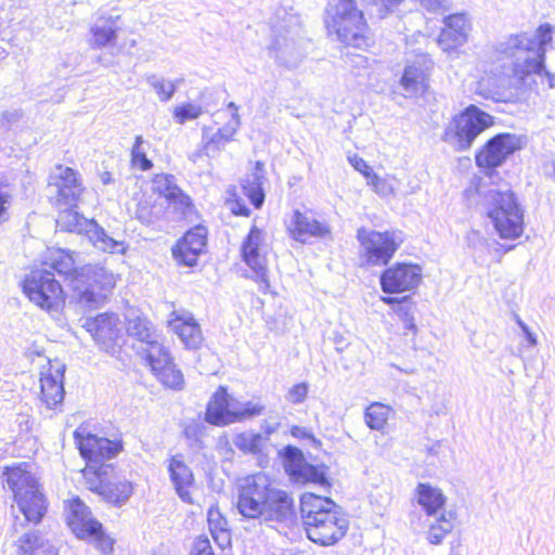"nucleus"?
Instances as JSON below:
<instances>
[{"mask_svg":"<svg viewBox=\"0 0 555 555\" xmlns=\"http://www.w3.org/2000/svg\"><path fill=\"white\" fill-rule=\"evenodd\" d=\"M74 438L81 456L86 460L82 474L88 489L109 503H126L132 494V485L117 477L115 467L106 463L120 453L121 441L99 437L81 428L75 430Z\"/></svg>","mask_w":555,"mask_h":555,"instance_id":"1","label":"nucleus"},{"mask_svg":"<svg viewBox=\"0 0 555 555\" xmlns=\"http://www.w3.org/2000/svg\"><path fill=\"white\" fill-rule=\"evenodd\" d=\"M553 27L545 23L534 34L509 35L493 46L492 57L507 76L525 81L529 75H553L545 69L546 47L553 40Z\"/></svg>","mask_w":555,"mask_h":555,"instance_id":"2","label":"nucleus"},{"mask_svg":"<svg viewBox=\"0 0 555 555\" xmlns=\"http://www.w3.org/2000/svg\"><path fill=\"white\" fill-rule=\"evenodd\" d=\"M300 513L308 539L322 546L336 544L349 528L340 507L328 498L304 493L300 496Z\"/></svg>","mask_w":555,"mask_h":555,"instance_id":"3","label":"nucleus"},{"mask_svg":"<svg viewBox=\"0 0 555 555\" xmlns=\"http://www.w3.org/2000/svg\"><path fill=\"white\" fill-rule=\"evenodd\" d=\"M4 481L13 492L14 501L24 519L14 521V530L25 524L37 525L46 515L48 504L36 475L31 472V465L26 462L7 466L3 470Z\"/></svg>","mask_w":555,"mask_h":555,"instance_id":"4","label":"nucleus"},{"mask_svg":"<svg viewBox=\"0 0 555 555\" xmlns=\"http://www.w3.org/2000/svg\"><path fill=\"white\" fill-rule=\"evenodd\" d=\"M325 24L330 33L347 46L364 49L371 44L363 12L354 0H333L327 4Z\"/></svg>","mask_w":555,"mask_h":555,"instance_id":"5","label":"nucleus"},{"mask_svg":"<svg viewBox=\"0 0 555 555\" xmlns=\"http://www.w3.org/2000/svg\"><path fill=\"white\" fill-rule=\"evenodd\" d=\"M487 215L503 240H516L524 232V209L508 189H491L486 195Z\"/></svg>","mask_w":555,"mask_h":555,"instance_id":"6","label":"nucleus"},{"mask_svg":"<svg viewBox=\"0 0 555 555\" xmlns=\"http://www.w3.org/2000/svg\"><path fill=\"white\" fill-rule=\"evenodd\" d=\"M492 124L493 117L490 114L472 104L450 120L443 131L442 140L456 151H466Z\"/></svg>","mask_w":555,"mask_h":555,"instance_id":"7","label":"nucleus"},{"mask_svg":"<svg viewBox=\"0 0 555 555\" xmlns=\"http://www.w3.org/2000/svg\"><path fill=\"white\" fill-rule=\"evenodd\" d=\"M75 282L73 299L83 309H96L116 285L112 272L99 266L80 268V278Z\"/></svg>","mask_w":555,"mask_h":555,"instance_id":"8","label":"nucleus"},{"mask_svg":"<svg viewBox=\"0 0 555 555\" xmlns=\"http://www.w3.org/2000/svg\"><path fill=\"white\" fill-rule=\"evenodd\" d=\"M360 243V261L362 267H382L388 264L400 247L402 240L395 232H379L360 228L357 231Z\"/></svg>","mask_w":555,"mask_h":555,"instance_id":"9","label":"nucleus"},{"mask_svg":"<svg viewBox=\"0 0 555 555\" xmlns=\"http://www.w3.org/2000/svg\"><path fill=\"white\" fill-rule=\"evenodd\" d=\"M23 291L30 301L47 311H57L64 302L61 282L47 268L31 270L23 281Z\"/></svg>","mask_w":555,"mask_h":555,"instance_id":"10","label":"nucleus"},{"mask_svg":"<svg viewBox=\"0 0 555 555\" xmlns=\"http://www.w3.org/2000/svg\"><path fill=\"white\" fill-rule=\"evenodd\" d=\"M56 225L62 231L85 233L92 244L103 251L112 254L126 251L122 241L111 237L93 219H87L72 208L60 211Z\"/></svg>","mask_w":555,"mask_h":555,"instance_id":"11","label":"nucleus"},{"mask_svg":"<svg viewBox=\"0 0 555 555\" xmlns=\"http://www.w3.org/2000/svg\"><path fill=\"white\" fill-rule=\"evenodd\" d=\"M269 480L267 475L258 473L238 485L236 508L244 518L261 520Z\"/></svg>","mask_w":555,"mask_h":555,"instance_id":"12","label":"nucleus"},{"mask_svg":"<svg viewBox=\"0 0 555 555\" xmlns=\"http://www.w3.org/2000/svg\"><path fill=\"white\" fill-rule=\"evenodd\" d=\"M284 468L291 479L296 483H313L323 488L330 487L326 473L323 468L308 463L300 449L287 446L280 452Z\"/></svg>","mask_w":555,"mask_h":555,"instance_id":"13","label":"nucleus"},{"mask_svg":"<svg viewBox=\"0 0 555 555\" xmlns=\"http://www.w3.org/2000/svg\"><path fill=\"white\" fill-rule=\"evenodd\" d=\"M266 496L260 522L279 524L285 527H291L296 522L295 501L287 491L275 487L269 480Z\"/></svg>","mask_w":555,"mask_h":555,"instance_id":"14","label":"nucleus"},{"mask_svg":"<svg viewBox=\"0 0 555 555\" xmlns=\"http://www.w3.org/2000/svg\"><path fill=\"white\" fill-rule=\"evenodd\" d=\"M520 149V137L513 133H499L476 154V165L492 172L493 169L502 166L509 155Z\"/></svg>","mask_w":555,"mask_h":555,"instance_id":"15","label":"nucleus"},{"mask_svg":"<svg viewBox=\"0 0 555 555\" xmlns=\"http://www.w3.org/2000/svg\"><path fill=\"white\" fill-rule=\"evenodd\" d=\"M83 327L106 352H113L121 338V322L114 313H101L93 319H87Z\"/></svg>","mask_w":555,"mask_h":555,"instance_id":"16","label":"nucleus"},{"mask_svg":"<svg viewBox=\"0 0 555 555\" xmlns=\"http://www.w3.org/2000/svg\"><path fill=\"white\" fill-rule=\"evenodd\" d=\"M263 241V233L256 225H253L243 241L241 254L244 262L255 273V279L259 282V289L263 293L270 286L266 258L260 255V245Z\"/></svg>","mask_w":555,"mask_h":555,"instance_id":"17","label":"nucleus"},{"mask_svg":"<svg viewBox=\"0 0 555 555\" xmlns=\"http://www.w3.org/2000/svg\"><path fill=\"white\" fill-rule=\"evenodd\" d=\"M422 280V268L412 263H397L380 275L384 293L395 294L416 288Z\"/></svg>","mask_w":555,"mask_h":555,"instance_id":"18","label":"nucleus"},{"mask_svg":"<svg viewBox=\"0 0 555 555\" xmlns=\"http://www.w3.org/2000/svg\"><path fill=\"white\" fill-rule=\"evenodd\" d=\"M207 241V230L203 225H196L189 230L184 236L172 248L175 260L188 267L197 262L198 256L203 253Z\"/></svg>","mask_w":555,"mask_h":555,"instance_id":"19","label":"nucleus"},{"mask_svg":"<svg viewBox=\"0 0 555 555\" xmlns=\"http://www.w3.org/2000/svg\"><path fill=\"white\" fill-rule=\"evenodd\" d=\"M74 254L65 249L51 250L47 259L42 262V268H47L57 274L66 282L75 295V282L80 278V268L74 259Z\"/></svg>","mask_w":555,"mask_h":555,"instance_id":"20","label":"nucleus"},{"mask_svg":"<svg viewBox=\"0 0 555 555\" xmlns=\"http://www.w3.org/2000/svg\"><path fill=\"white\" fill-rule=\"evenodd\" d=\"M430 66V60L422 56L404 67L400 86L405 96H414L425 92L428 87Z\"/></svg>","mask_w":555,"mask_h":555,"instance_id":"21","label":"nucleus"},{"mask_svg":"<svg viewBox=\"0 0 555 555\" xmlns=\"http://www.w3.org/2000/svg\"><path fill=\"white\" fill-rule=\"evenodd\" d=\"M52 370L53 366L47 372H42L40 377V399L49 410L61 405L65 395L63 385L65 365H57L54 371Z\"/></svg>","mask_w":555,"mask_h":555,"instance_id":"22","label":"nucleus"},{"mask_svg":"<svg viewBox=\"0 0 555 555\" xmlns=\"http://www.w3.org/2000/svg\"><path fill=\"white\" fill-rule=\"evenodd\" d=\"M236 402L220 387L212 396L206 410V421L216 426L237 422Z\"/></svg>","mask_w":555,"mask_h":555,"instance_id":"23","label":"nucleus"},{"mask_svg":"<svg viewBox=\"0 0 555 555\" xmlns=\"http://www.w3.org/2000/svg\"><path fill=\"white\" fill-rule=\"evenodd\" d=\"M67 524L79 539L87 538L100 528V522L92 517L89 507L79 498L73 499L68 504Z\"/></svg>","mask_w":555,"mask_h":555,"instance_id":"24","label":"nucleus"},{"mask_svg":"<svg viewBox=\"0 0 555 555\" xmlns=\"http://www.w3.org/2000/svg\"><path fill=\"white\" fill-rule=\"evenodd\" d=\"M291 236L301 243L310 237H323L330 233V228L317 219L295 210L287 225Z\"/></svg>","mask_w":555,"mask_h":555,"instance_id":"25","label":"nucleus"},{"mask_svg":"<svg viewBox=\"0 0 555 555\" xmlns=\"http://www.w3.org/2000/svg\"><path fill=\"white\" fill-rule=\"evenodd\" d=\"M120 29L121 22L119 15L99 16L90 29V46L94 49H101L115 44Z\"/></svg>","mask_w":555,"mask_h":555,"instance_id":"26","label":"nucleus"},{"mask_svg":"<svg viewBox=\"0 0 555 555\" xmlns=\"http://www.w3.org/2000/svg\"><path fill=\"white\" fill-rule=\"evenodd\" d=\"M168 472L178 496L185 503H192V496L189 488L194 482V476L191 468L183 461L181 454L170 457L168 461Z\"/></svg>","mask_w":555,"mask_h":555,"instance_id":"27","label":"nucleus"},{"mask_svg":"<svg viewBox=\"0 0 555 555\" xmlns=\"http://www.w3.org/2000/svg\"><path fill=\"white\" fill-rule=\"evenodd\" d=\"M415 499L417 504L422 506L429 517L436 516L441 511H444L443 507L447 502L446 495L441 489L430 483L420 482L415 488Z\"/></svg>","mask_w":555,"mask_h":555,"instance_id":"28","label":"nucleus"},{"mask_svg":"<svg viewBox=\"0 0 555 555\" xmlns=\"http://www.w3.org/2000/svg\"><path fill=\"white\" fill-rule=\"evenodd\" d=\"M240 116L234 113L231 119L211 135L208 134L207 129H204L203 138L205 140V152L208 156L214 155L221 151L230 141L240 127Z\"/></svg>","mask_w":555,"mask_h":555,"instance_id":"29","label":"nucleus"},{"mask_svg":"<svg viewBox=\"0 0 555 555\" xmlns=\"http://www.w3.org/2000/svg\"><path fill=\"white\" fill-rule=\"evenodd\" d=\"M126 321L127 326L126 331L127 334L143 343L147 344L149 341H152L154 337L157 336V333L153 326V324L150 322V320L142 315L139 311L130 309L128 310L126 314Z\"/></svg>","mask_w":555,"mask_h":555,"instance_id":"30","label":"nucleus"},{"mask_svg":"<svg viewBox=\"0 0 555 555\" xmlns=\"http://www.w3.org/2000/svg\"><path fill=\"white\" fill-rule=\"evenodd\" d=\"M446 27L441 31L440 41H449L448 47L461 46L466 41L468 23L464 14H453L444 18Z\"/></svg>","mask_w":555,"mask_h":555,"instance_id":"31","label":"nucleus"},{"mask_svg":"<svg viewBox=\"0 0 555 555\" xmlns=\"http://www.w3.org/2000/svg\"><path fill=\"white\" fill-rule=\"evenodd\" d=\"M171 327L181 341L190 349H196L203 341L202 331L192 315L182 319L177 317L170 322Z\"/></svg>","mask_w":555,"mask_h":555,"instance_id":"32","label":"nucleus"},{"mask_svg":"<svg viewBox=\"0 0 555 555\" xmlns=\"http://www.w3.org/2000/svg\"><path fill=\"white\" fill-rule=\"evenodd\" d=\"M154 191L169 202L179 204L181 207H189L191 199L176 184V179L171 175H158L153 181Z\"/></svg>","mask_w":555,"mask_h":555,"instance_id":"33","label":"nucleus"},{"mask_svg":"<svg viewBox=\"0 0 555 555\" xmlns=\"http://www.w3.org/2000/svg\"><path fill=\"white\" fill-rule=\"evenodd\" d=\"M263 171V163L257 162L255 164V171L247 176L242 183L244 194L249 198L255 208H260L264 201V192L262 189L264 182Z\"/></svg>","mask_w":555,"mask_h":555,"instance_id":"34","label":"nucleus"},{"mask_svg":"<svg viewBox=\"0 0 555 555\" xmlns=\"http://www.w3.org/2000/svg\"><path fill=\"white\" fill-rule=\"evenodd\" d=\"M455 519V512H441L439 516L428 525V530L426 532L427 541L433 545L441 544L446 537L453 531Z\"/></svg>","mask_w":555,"mask_h":555,"instance_id":"35","label":"nucleus"},{"mask_svg":"<svg viewBox=\"0 0 555 555\" xmlns=\"http://www.w3.org/2000/svg\"><path fill=\"white\" fill-rule=\"evenodd\" d=\"M157 379L166 387L181 390L184 386V377L182 372L177 369L173 360H170L166 365H162L159 370H154Z\"/></svg>","mask_w":555,"mask_h":555,"instance_id":"36","label":"nucleus"},{"mask_svg":"<svg viewBox=\"0 0 555 555\" xmlns=\"http://www.w3.org/2000/svg\"><path fill=\"white\" fill-rule=\"evenodd\" d=\"M146 346V359L152 371L159 370L162 365H166V363L172 360L167 348L158 341V335L152 341H149Z\"/></svg>","mask_w":555,"mask_h":555,"instance_id":"37","label":"nucleus"},{"mask_svg":"<svg viewBox=\"0 0 555 555\" xmlns=\"http://www.w3.org/2000/svg\"><path fill=\"white\" fill-rule=\"evenodd\" d=\"M146 82L155 90L160 102H168L175 94L180 80L167 81L155 74L146 75Z\"/></svg>","mask_w":555,"mask_h":555,"instance_id":"38","label":"nucleus"},{"mask_svg":"<svg viewBox=\"0 0 555 555\" xmlns=\"http://www.w3.org/2000/svg\"><path fill=\"white\" fill-rule=\"evenodd\" d=\"M389 408L375 402L367 406L364 413L366 425L373 430H380L387 423Z\"/></svg>","mask_w":555,"mask_h":555,"instance_id":"39","label":"nucleus"},{"mask_svg":"<svg viewBox=\"0 0 555 555\" xmlns=\"http://www.w3.org/2000/svg\"><path fill=\"white\" fill-rule=\"evenodd\" d=\"M207 519L210 532L216 542L219 543L220 545H222L223 543H229L230 534L227 529L228 522L225 518L222 517L218 511L210 508L208 511Z\"/></svg>","mask_w":555,"mask_h":555,"instance_id":"40","label":"nucleus"},{"mask_svg":"<svg viewBox=\"0 0 555 555\" xmlns=\"http://www.w3.org/2000/svg\"><path fill=\"white\" fill-rule=\"evenodd\" d=\"M262 436L255 433H241L233 439V444L244 453L257 454L261 452Z\"/></svg>","mask_w":555,"mask_h":555,"instance_id":"41","label":"nucleus"},{"mask_svg":"<svg viewBox=\"0 0 555 555\" xmlns=\"http://www.w3.org/2000/svg\"><path fill=\"white\" fill-rule=\"evenodd\" d=\"M144 143L142 135H137L131 149V165L133 168L147 171L153 167V163L147 158L145 150L142 147Z\"/></svg>","mask_w":555,"mask_h":555,"instance_id":"42","label":"nucleus"},{"mask_svg":"<svg viewBox=\"0 0 555 555\" xmlns=\"http://www.w3.org/2000/svg\"><path fill=\"white\" fill-rule=\"evenodd\" d=\"M271 52H274V56L288 67L295 66L296 63L302 57L301 53L299 52L294 54V60L288 57V55H292V53L288 52V41L286 38H283V42H281L279 38L275 39L271 46Z\"/></svg>","mask_w":555,"mask_h":555,"instance_id":"43","label":"nucleus"},{"mask_svg":"<svg viewBox=\"0 0 555 555\" xmlns=\"http://www.w3.org/2000/svg\"><path fill=\"white\" fill-rule=\"evenodd\" d=\"M16 546L18 553L24 555H31L38 547L41 546V538L37 531L26 532L16 541Z\"/></svg>","mask_w":555,"mask_h":555,"instance_id":"44","label":"nucleus"},{"mask_svg":"<svg viewBox=\"0 0 555 555\" xmlns=\"http://www.w3.org/2000/svg\"><path fill=\"white\" fill-rule=\"evenodd\" d=\"M203 113V109L199 105H195L192 103H185L180 106L175 107L173 109V118L179 124H184L188 120H193L198 118Z\"/></svg>","mask_w":555,"mask_h":555,"instance_id":"45","label":"nucleus"},{"mask_svg":"<svg viewBox=\"0 0 555 555\" xmlns=\"http://www.w3.org/2000/svg\"><path fill=\"white\" fill-rule=\"evenodd\" d=\"M83 539L92 542L103 554H111L113 552L114 541L104 533L101 524L99 529L94 530L93 533H90V535Z\"/></svg>","mask_w":555,"mask_h":555,"instance_id":"46","label":"nucleus"},{"mask_svg":"<svg viewBox=\"0 0 555 555\" xmlns=\"http://www.w3.org/2000/svg\"><path fill=\"white\" fill-rule=\"evenodd\" d=\"M367 184L371 185L375 193L379 196L387 197L395 192L393 185L387 178H382L376 173H372L367 179Z\"/></svg>","mask_w":555,"mask_h":555,"instance_id":"47","label":"nucleus"},{"mask_svg":"<svg viewBox=\"0 0 555 555\" xmlns=\"http://www.w3.org/2000/svg\"><path fill=\"white\" fill-rule=\"evenodd\" d=\"M56 170H57V176L53 178V179H56L55 185L63 184L68 188H70V186L81 188V184L78 180V173L74 169H72L69 167L57 166Z\"/></svg>","mask_w":555,"mask_h":555,"instance_id":"48","label":"nucleus"},{"mask_svg":"<svg viewBox=\"0 0 555 555\" xmlns=\"http://www.w3.org/2000/svg\"><path fill=\"white\" fill-rule=\"evenodd\" d=\"M57 190L56 201L60 204L72 206L79 197L82 189L79 186H65L63 184L55 185Z\"/></svg>","mask_w":555,"mask_h":555,"instance_id":"49","label":"nucleus"},{"mask_svg":"<svg viewBox=\"0 0 555 555\" xmlns=\"http://www.w3.org/2000/svg\"><path fill=\"white\" fill-rule=\"evenodd\" d=\"M13 198V191L7 183H0V224L9 220L8 208Z\"/></svg>","mask_w":555,"mask_h":555,"instance_id":"50","label":"nucleus"},{"mask_svg":"<svg viewBox=\"0 0 555 555\" xmlns=\"http://www.w3.org/2000/svg\"><path fill=\"white\" fill-rule=\"evenodd\" d=\"M263 405L250 401L245 403H236L237 422L247 417L260 415L263 412Z\"/></svg>","mask_w":555,"mask_h":555,"instance_id":"51","label":"nucleus"},{"mask_svg":"<svg viewBox=\"0 0 555 555\" xmlns=\"http://www.w3.org/2000/svg\"><path fill=\"white\" fill-rule=\"evenodd\" d=\"M203 429L204 426L197 422H192L185 425L183 434L192 447H201Z\"/></svg>","mask_w":555,"mask_h":555,"instance_id":"52","label":"nucleus"},{"mask_svg":"<svg viewBox=\"0 0 555 555\" xmlns=\"http://www.w3.org/2000/svg\"><path fill=\"white\" fill-rule=\"evenodd\" d=\"M308 395V385L299 383L294 385L286 395V400L293 404H299L305 401Z\"/></svg>","mask_w":555,"mask_h":555,"instance_id":"53","label":"nucleus"},{"mask_svg":"<svg viewBox=\"0 0 555 555\" xmlns=\"http://www.w3.org/2000/svg\"><path fill=\"white\" fill-rule=\"evenodd\" d=\"M348 160H349L350 165L357 171L361 172L366 178V180L373 173V170L370 167V165L362 157L358 156L357 154L348 156Z\"/></svg>","mask_w":555,"mask_h":555,"instance_id":"54","label":"nucleus"},{"mask_svg":"<svg viewBox=\"0 0 555 555\" xmlns=\"http://www.w3.org/2000/svg\"><path fill=\"white\" fill-rule=\"evenodd\" d=\"M373 2L378 8V16L384 18L389 12H392L402 0H373Z\"/></svg>","mask_w":555,"mask_h":555,"instance_id":"55","label":"nucleus"},{"mask_svg":"<svg viewBox=\"0 0 555 555\" xmlns=\"http://www.w3.org/2000/svg\"><path fill=\"white\" fill-rule=\"evenodd\" d=\"M193 555H215L212 552V547L207 538L199 537L194 541L192 547Z\"/></svg>","mask_w":555,"mask_h":555,"instance_id":"56","label":"nucleus"},{"mask_svg":"<svg viewBox=\"0 0 555 555\" xmlns=\"http://www.w3.org/2000/svg\"><path fill=\"white\" fill-rule=\"evenodd\" d=\"M412 304L410 302V297L404 296L401 298V301L398 302V305L393 308L396 314L401 319H406L408 317L412 315Z\"/></svg>","mask_w":555,"mask_h":555,"instance_id":"57","label":"nucleus"},{"mask_svg":"<svg viewBox=\"0 0 555 555\" xmlns=\"http://www.w3.org/2000/svg\"><path fill=\"white\" fill-rule=\"evenodd\" d=\"M420 3L428 12L446 11L449 8V0H420Z\"/></svg>","mask_w":555,"mask_h":555,"instance_id":"58","label":"nucleus"},{"mask_svg":"<svg viewBox=\"0 0 555 555\" xmlns=\"http://www.w3.org/2000/svg\"><path fill=\"white\" fill-rule=\"evenodd\" d=\"M466 241L468 246L474 249H482L487 244V241L480 234V232L475 230H472L467 233Z\"/></svg>","mask_w":555,"mask_h":555,"instance_id":"59","label":"nucleus"},{"mask_svg":"<svg viewBox=\"0 0 555 555\" xmlns=\"http://www.w3.org/2000/svg\"><path fill=\"white\" fill-rule=\"evenodd\" d=\"M291 434L295 438H301V439L315 441V438L312 435V433L309 429H307L306 427L295 425L291 428Z\"/></svg>","mask_w":555,"mask_h":555,"instance_id":"60","label":"nucleus"},{"mask_svg":"<svg viewBox=\"0 0 555 555\" xmlns=\"http://www.w3.org/2000/svg\"><path fill=\"white\" fill-rule=\"evenodd\" d=\"M403 323H404V328L408 330V331H412V332H415L416 331V325H415V322H414V317L413 314L408 317L406 319H403L402 320Z\"/></svg>","mask_w":555,"mask_h":555,"instance_id":"61","label":"nucleus"},{"mask_svg":"<svg viewBox=\"0 0 555 555\" xmlns=\"http://www.w3.org/2000/svg\"><path fill=\"white\" fill-rule=\"evenodd\" d=\"M264 433L270 436L272 434H274L278 428H279V424H269V423H266L263 426H262Z\"/></svg>","mask_w":555,"mask_h":555,"instance_id":"62","label":"nucleus"},{"mask_svg":"<svg viewBox=\"0 0 555 555\" xmlns=\"http://www.w3.org/2000/svg\"><path fill=\"white\" fill-rule=\"evenodd\" d=\"M336 350L341 351L347 345L344 344V338L341 335H337L335 337Z\"/></svg>","mask_w":555,"mask_h":555,"instance_id":"63","label":"nucleus"},{"mask_svg":"<svg viewBox=\"0 0 555 555\" xmlns=\"http://www.w3.org/2000/svg\"><path fill=\"white\" fill-rule=\"evenodd\" d=\"M101 181L103 184H109L113 181L111 172H107V171L103 172L101 175Z\"/></svg>","mask_w":555,"mask_h":555,"instance_id":"64","label":"nucleus"}]
</instances>
